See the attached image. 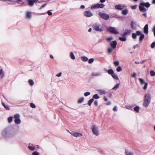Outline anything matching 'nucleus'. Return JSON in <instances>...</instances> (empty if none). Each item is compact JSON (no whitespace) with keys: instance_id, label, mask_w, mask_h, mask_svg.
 <instances>
[{"instance_id":"obj_42","label":"nucleus","mask_w":155,"mask_h":155,"mask_svg":"<svg viewBox=\"0 0 155 155\" xmlns=\"http://www.w3.org/2000/svg\"><path fill=\"white\" fill-rule=\"evenodd\" d=\"M150 47L152 48H154L155 47V42H153L150 45Z\"/></svg>"},{"instance_id":"obj_63","label":"nucleus","mask_w":155,"mask_h":155,"mask_svg":"<svg viewBox=\"0 0 155 155\" xmlns=\"http://www.w3.org/2000/svg\"><path fill=\"white\" fill-rule=\"evenodd\" d=\"M85 8V6L84 5H81L80 6V8L84 9Z\"/></svg>"},{"instance_id":"obj_8","label":"nucleus","mask_w":155,"mask_h":155,"mask_svg":"<svg viewBox=\"0 0 155 155\" xmlns=\"http://www.w3.org/2000/svg\"><path fill=\"white\" fill-rule=\"evenodd\" d=\"M91 129L94 134L96 135H99V133L98 130V128L95 125H93L91 126Z\"/></svg>"},{"instance_id":"obj_17","label":"nucleus","mask_w":155,"mask_h":155,"mask_svg":"<svg viewBox=\"0 0 155 155\" xmlns=\"http://www.w3.org/2000/svg\"><path fill=\"white\" fill-rule=\"evenodd\" d=\"M143 32L146 34L148 33V24H146L143 28Z\"/></svg>"},{"instance_id":"obj_55","label":"nucleus","mask_w":155,"mask_h":155,"mask_svg":"<svg viewBox=\"0 0 155 155\" xmlns=\"http://www.w3.org/2000/svg\"><path fill=\"white\" fill-rule=\"evenodd\" d=\"M137 6L136 5H134L132 6L131 7V8L133 9H136L137 8Z\"/></svg>"},{"instance_id":"obj_27","label":"nucleus","mask_w":155,"mask_h":155,"mask_svg":"<svg viewBox=\"0 0 155 155\" xmlns=\"http://www.w3.org/2000/svg\"><path fill=\"white\" fill-rule=\"evenodd\" d=\"M0 75H2L1 77V79H2L3 78V77L4 76V74L3 72V70L2 68H1L0 69Z\"/></svg>"},{"instance_id":"obj_35","label":"nucleus","mask_w":155,"mask_h":155,"mask_svg":"<svg viewBox=\"0 0 155 155\" xmlns=\"http://www.w3.org/2000/svg\"><path fill=\"white\" fill-rule=\"evenodd\" d=\"M70 57L73 60H74L75 58L74 55L72 52H71Z\"/></svg>"},{"instance_id":"obj_50","label":"nucleus","mask_w":155,"mask_h":155,"mask_svg":"<svg viewBox=\"0 0 155 155\" xmlns=\"http://www.w3.org/2000/svg\"><path fill=\"white\" fill-rule=\"evenodd\" d=\"M112 49L110 48H109L107 49V52L108 53H110L112 52Z\"/></svg>"},{"instance_id":"obj_62","label":"nucleus","mask_w":155,"mask_h":155,"mask_svg":"<svg viewBox=\"0 0 155 155\" xmlns=\"http://www.w3.org/2000/svg\"><path fill=\"white\" fill-rule=\"evenodd\" d=\"M104 101H107L108 99H107V98L106 97H105V96L104 97Z\"/></svg>"},{"instance_id":"obj_48","label":"nucleus","mask_w":155,"mask_h":155,"mask_svg":"<svg viewBox=\"0 0 155 155\" xmlns=\"http://www.w3.org/2000/svg\"><path fill=\"white\" fill-rule=\"evenodd\" d=\"M39 155V153L37 151H34L32 154V155Z\"/></svg>"},{"instance_id":"obj_9","label":"nucleus","mask_w":155,"mask_h":155,"mask_svg":"<svg viewBox=\"0 0 155 155\" xmlns=\"http://www.w3.org/2000/svg\"><path fill=\"white\" fill-rule=\"evenodd\" d=\"M126 7V6L124 5L119 4L116 5L115 6V8L116 9L121 10Z\"/></svg>"},{"instance_id":"obj_31","label":"nucleus","mask_w":155,"mask_h":155,"mask_svg":"<svg viewBox=\"0 0 155 155\" xmlns=\"http://www.w3.org/2000/svg\"><path fill=\"white\" fill-rule=\"evenodd\" d=\"M28 82L29 83V85L31 86H32L34 85V83L33 81L31 79H29L28 80Z\"/></svg>"},{"instance_id":"obj_49","label":"nucleus","mask_w":155,"mask_h":155,"mask_svg":"<svg viewBox=\"0 0 155 155\" xmlns=\"http://www.w3.org/2000/svg\"><path fill=\"white\" fill-rule=\"evenodd\" d=\"M90 94V93L89 92H87L84 93V95L86 97Z\"/></svg>"},{"instance_id":"obj_47","label":"nucleus","mask_w":155,"mask_h":155,"mask_svg":"<svg viewBox=\"0 0 155 155\" xmlns=\"http://www.w3.org/2000/svg\"><path fill=\"white\" fill-rule=\"evenodd\" d=\"M113 38L112 37H110L109 38H107L106 40L108 42H110V41L113 40Z\"/></svg>"},{"instance_id":"obj_2","label":"nucleus","mask_w":155,"mask_h":155,"mask_svg":"<svg viewBox=\"0 0 155 155\" xmlns=\"http://www.w3.org/2000/svg\"><path fill=\"white\" fill-rule=\"evenodd\" d=\"M92 28L95 31L101 32L104 31V28L102 25L98 23H95L92 25Z\"/></svg>"},{"instance_id":"obj_23","label":"nucleus","mask_w":155,"mask_h":155,"mask_svg":"<svg viewBox=\"0 0 155 155\" xmlns=\"http://www.w3.org/2000/svg\"><path fill=\"white\" fill-rule=\"evenodd\" d=\"M119 39L120 40L123 41H125L127 40V38L126 37V36H122V37H119Z\"/></svg>"},{"instance_id":"obj_37","label":"nucleus","mask_w":155,"mask_h":155,"mask_svg":"<svg viewBox=\"0 0 155 155\" xmlns=\"http://www.w3.org/2000/svg\"><path fill=\"white\" fill-rule=\"evenodd\" d=\"M150 74L151 76H155V72L153 70H151L150 71Z\"/></svg>"},{"instance_id":"obj_56","label":"nucleus","mask_w":155,"mask_h":155,"mask_svg":"<svg viewBox=\"0 0 155 155\" xmlns=\"http://www.w3.org/2000/svg\"><path fill=\"white\" fill-rule=\"evenodd\" d=\"M62 73L61 72H59L56 75V76L58 77H60Z\"/></svg>"},{"instance_id":"obj_36","label":"nucleus","mask_w":155,"mask_h":155,"mask_svg":"<svg viewBox=\"0 0 155 155\" xmlns=\"http://www.w3.org/2000/svg\"><path fill=\"white\" fill-rule=\"evenodd\" d=\"M137 35L136 33H133L132 35V37L133 39H135L136 38Z\"/></svg>"},{"instance_id":"obj_18","label":"nucleus","mask_w":155,"mask_h":155,"mask_svg":"<svg viewBox=\"0 0 155 155\" xmlns=\"http://www.w3.org/2000/svg\"><path fill=\"white\" fill-rule=\"evenodd\" d=\"M102 74V73L101 72H93L92 73L91 75L93 76H100Z\"/></svg>"},{"instance_id":"obj_1","label":"nucleus","mask_w":155,"mask_h":155,"mask_svg":"<svg viewBox=\"0 0 155 155\" xmlns=\"http://www.w3.org/2000/svg\"><path fill=\"white\" fill-rule=\"evenodd\" d=\"M18 131V128L12 126H9L3 129L2 132V135L4 138L11 137L16 135Z\"/></svg>"},{"instance_id":"obj_25","label":"nucleus","mask_w":155,"mask_h":155,"mask_svg":"<svg viewBox=\"0 0 155 155\" xmlns=\"http://www.w3.org/2000/svg\"><path fill=\"white\" fill-rule=\"evenodd\" d=\"M26 17L27 18H30L31 17V13L29 12H27L26 13Z\"/></svg>"},{"instance_id":"obj_41","label":"nucleus","mask_w":155,"mask_h":155,"mask_svg":"<svg viewBox=\"0 0 155 155\" xmlns=\"http://www.w3.org/2000/svg\"><path fill=\"white\" fill-rule=\"evenodd\" d=\"M122 70V68L120 66H118L116 69V70L117 72L120 71Z\"/></svg>"},{"instance_id":"obj_40","label":"nucleus","mask_w":155,"mask_h":155,"mask_svg":"<svg viewBox=\"0 0 155 155\" xmlns=\"http://www.w3.org/2000/svg\"><path fill=\"white\" fill-rule=\"evenodd\" d=\"M28 148L29 150L33 151L35 150V147H34L31 146H28Z\"/></svg>"},{"instance_id":"obj_10","label":"nucleus","mask_w":155,"mask_h":155,"mask_svg":"<svg viewBox=\"0 0 155 155\" xmlns=\"http://www.w3.org/2000/svg\"><path fill=\"white\" fill-rule=\"evenodd\" d=\"M107 30L109 31L110 32L114 34H119V32L117 31L116 28L114 27H109L107 28Z\"/></svg>"},{"instance_id":"obj_46","label":"nucleus","mask_w":155,"mask_h":155,"mask_svg":"<svg viewBox=\"0 0 155 155\" xmlns=\"http://www.w3.org/2000/svg\"><path fill=\"white\" fill-rule=\"evenodd\" d=\"M30 106L31 107L33 108H35L36 107L35 105L33 103H31L30 104Z\"/></svg>"},{"instance_id":"obj_58","label":"nucleus","mask_w":155,"mask_h":155,"mask_svg":"<svg viewBox=\"0 0 155 155\" xmlns=\"http://www.w3.org/2000/svg\"><path fill=\"white\" fill-rule=\"evenodd\" d=\"M47 5V4H45L43 5H42L41 7L40 8H39V9H41L42 8H43L45 6H46Z\"/></svg>"},{"instance_id":"obj_3","label":"nucleus","mask_w":155,"mask_h":155,"mask_svg":"<svg viewBox=\"0 0 155 155\" xmlns=\"http://www.w3.org/2000/svg\"><path fill=\"white\" fill-rule=\"evenodd\" d=\"M150 4L148 2H140L139 5V9L141 12H146L147 10L145 8V7L147 8H148L150 7Z\"/></svg>"},{"instance_id":"obj_19","label":"nucleus","mask_w":155,"mask_h":155,"mask_svg":"<svg viewBox=\"0 0 155 155\" xmlns=\"http://www.w3.org/2000/svg\"><path fill=\"white\" fill-rule=\"evenodd\" d=\"M96 91L98 92L99 94L100 95H103L106 93V91L103 89H97Z\"/></svg>"},{"instance_id":"obj_28","label":"nucleus","mask_w":155,"mask_h":155,"mask_svg":"<svg viewBox=\"0 0 155 155\" xmlns=\"http://www.w3.org/2000/svg\"><path fill=\"white\" fill-rule=\"evenodd\" d=\"M111 76L115 80H118L119 79L117 75L114 73Z\"/></svg>"},{"instance_id":"obj_51","label":"nucleus","mask_w":155,"mask_h":155,"mask_svg":"<svg viewBox=\"0 0 155 155\" xmlns=\"http://www.w3.org/2000/svg\"><path fill=\"white\" fill-rule=\"evenodd\" d=\"M51 10H48L46 13H48L49 15H51L52 14V13L51 12Z\"/></svg>"},{"instance_id":"obj_59","label":"nucleus","mask_w":155,"mask_h":155,"mask_svg":"<svg viewBox=\"0 0 155 155\" xmlns=\"http://www.w3.org/2000/svg\"><path fill=\"white\" fill-rule=\"evenodd\" d=\"M94 104L96 106H97L98 105L97 101L96 100L94 102Z\"/></svg>"},{"instance_id":"obj_64","label":"nucleus","mask_w":155,"mask_h":155,"mask_svg":"<svg viewBox=\"0 0 155 155\" xmlns=\"http://www.w3.org/2000/svg\"><path fill=\"white\" fill-rule=\"evenodd\" d=\"M110 104H111L110 102L108 101L106 103V104L107 105H110Z\"/></svg>"},{"instance_id":"obj_32","label":"nucleus","mask_w":155,"mask_h":155,"mask_svg":"<svg viewBox=\"0 0 155 155\" xmlns=\"http://www.w3.org/2000/svg\"><path fill=\"white\" fill-rule=\"evenodd\" d=\"M120 85L119 83H117L113 88L112 89L113 90H116L119 87Z\"/></svg>"},{"instance_id":"obj_33","label":"nucleus","mask_w":155,"mask_h":155,"mask_svg":"<svg viewBox=\"0 0 155 155\" xmlns=\"http://www.w3.org/2000/svg\"><path fill=\"white\" fill-rule=\"evenodd\" d=\"M140 107L138 106H136L134 108V110L137 112H138L139 111Z\"/></svg>"},{"instance_id":"obj_20","label":"nucleus","mask_w":155,"mask_h":155,"mask_svg":"<svg viewBox=\"0 0 155 155\" xmlns=\"http://www.w3.org/2000/svg\"><path fill=\"white\" fill-rule=\"evenodd\" d=\"M128 12V11L127 9H125L122 10V14L126 15L127 14Z\"/></svg>"},{"instance_id":"obj_60","label":"nucleus","mask_w":155,"mask_h":155,"mask_svg":"<svg viewBox=\"0 0 155 155\" xmlns=\"http://www.w3.org/2000/svg\"><path fill=\"white\" fill-rule=\"evenodd\" d=\"M136 76V73L134 72L133 74L131 75L132 77L134 78Z\"/></svg>"},{"instance_id":"obj_6","label":"nucleus","mask_w":155,"mask_h":155,"mask_svg":"<svg viewBox=\"0 0 155 155\" xmlns=\"http://www.w3.org/2000/svg\"><path fill=\"white\" fill-rule=\"evenodd\" d=\"M20 115L18 114H16L14 115V122L16 124H19L21 122V120L20 119Z\"/></svg>"},{"instance_id":"obj_29","label":"nucleus","mask_w":155,"mask_h":155,"mask_svg":"<svg viewBox=\"0 0 155 155\" xmlns=\"http://www.w3.org/2000/svg\"><path fill=\"white\" fill-rule=\"evenodd\" d=\"M94 101V99L93 98H91L88 101L87 103V104H88L89 106H90Z\"/></svg>"},{"instance_id":"obj_4","label":"nucleus","mask_w":155,"mask_h":155,"mask_svg":"<svg viewBox=\"0 0 155 155\" xmlns=\"http://www.w3.org/2000/svg\"><path fill=\"white\" fill-rule=\"evenodd\" d=\"M151 100V96L150 94H146L144 96L143 100V105L145 107H147L150 103Z\"/></svg>"},{"instance_id":"obj_39","label":"nucleus","mask_w":155,"mask_h":155,"mask_svg":"<svg viewBox=\"0 0 155 155\" xmlns=\"http://www.w3.org/2000/svg\"><path fill=\"white\" fill-rule=\"evenodd\" d=\"M13 119V117L10 116L9 117L8 119V121L9 123H11L12 122Z\"/></svg>"},{"instance_id":"obj_34","label":"nucleus","mask_w":155,"mask_h":155,"mask_svg":"<svg viewBox=\"0 0 155 155\" xmlns=\"http://www.w3.org/2000/svg\"><path fill=\"white\" fill-rule=\"evenodd\" d=\"M93 98L95 99H98L100 97L97 94H94L93 96Z\"/></svg>"},{"instance_id":"obj_54","label":"nucleus","mask_w":155,"mask_h":155,"mask_svg":"<svg viewBox=\"0 0 155 155\" xmlns=\"http://www.w3.org/2000/svg\"><path fill=\"white\" fill-rule=\"evenodd\" d=\"M4 108L6 110H9L10 109L9 106L8 105H6L5 106H4Z\"/></svg>"},{"instance_id":"obj_21","label":"nucleus","mask_w":155,"mask_h":155,"mask_svg":"<svg viewBox=\"0 0 155 155\" xmlns=\"http://www.w3.org/2000/svg\"><path fill=\"white\" fill-rule=\"evenodd\" d=\"M126 155H134V153L133 152H129L127 150H125Z\"/></svg>"},{"instance_id":"obj_26","label":"nucleus","mask_w":155,"mask_h":155,"mask_svg":"<svg viewBox=\"0 0 155 155\" xmlns=\"http://www.w3.org/2000/svg\"><path fill=\"white\" fill-rule=\"evenodd\" d=\"M134 24L135 25V23L133 21H132L130 23V26L131 28L133 29H135L136 28V27L134 26Z\"/></svg>"},{"instance_id":"obj_14","label":"nucleus","mask_w":155,"mask_h":155,"mask_svg":"<svg viewBox=\"0 0 155 155\" xmlns=\"http://www.w3.org/2000/svg\"><path fill=\"white\" fill-rule=\"evenodd\" d=\"M38 0H27L28 2V5L30 6H32L34 5L35 3L38 2Z\"/></svg>"},{"instance_id":"obj_57","label":"nucleus","mask_w":155,"mask_h":155,"mask_svg":"<svg viewBox=\"0 0 155 155\" xmlns=\"http://www.w3.org/2000/svg\"><path fill=\"white\" fill-rule=\"evenodd\" d=\"M144 13L142 14V16H143L145 17H147V15L146 12H144Z\"/></svg>"},{"instance_id":"obj_12","label":"nucleus","mask_w":155,"mask_h":155,"mask_svg":"<svg viewBox=\"0 0 155 155\" xmlns=\"http://www.w3.org/2000/svg\"><path fill=\"white\" fill-rule=\"evenodd\" d=\"M84 15L87 17H90L93 15L91 12L89 11H85L84 12Z\"/></svg>"},{"instance_id":"obj_43","label":"nucleus","mask_w":155,"mask_h":155,"mask_svg":"<svg viewBox=\"0 0 155 155\" xmlns=\"http://www.w3.org/2000/svg\"><path fill=\"white\" fill-rule=\"evenodd\" d=\"M114 63L116 66H118L119 64V63L118 61H116L114 62Z\"/></svg>"},{"instance_id":"obj_53","label":"nucleus","mask_w":155,"mask_h":155,"mask_svg":"<svg viewBox=\"0 0 155 155\" xmlns=\"http://www.w3.org/2000/svg\"><path fill=\"white\" fill-rule=\"evenodd\" d=\"M140 47V45H139V44H137L134 46L133 48L134 49H135L136 47L139 48Z\"/></svg>"},{"instance_id":"obj_11","label":"nucleus","mask_w":155,"mask_h":155,"mask_svg":"<svg viewBox=\"0 0 155 155\" xmlns=\"http://www.w3.org/2000/svg\"><path fill=\"white\" fill-rule=\"evenodd\" d=\"M136 33L137 36H140L139 37V41H141L144 38V35L143 34H142V32L139 31H136Z\"/></svg>"},{"instance_id":"obj_44","label":"nucleus","mask_w":155,"mask_h":155,"mask_svg":"<svg viewBox=\"0 0 155 155\" xmlns=\"http://www.w3.org/2000/svg\"><path fill=\"white\" fill-rule=\"evenodd\" d=\"M94 61V59L93 58H90L88 60V63L89 64H91Z\"/></svg>"},{"instance_id":"obj_22","label":"nucleus","mask_w":155,"mask_h":155,"mask_svg":"<svg viewBox=\"0 0 155 155\" xmlns=\"http://www.w3.org/2000/svg\"><path fill=\"white\" fill-rule=\"evenodd\" d=\"M107 71L108 74H110L111 76L114 73V71L112 69L107 70Z\"/></svg>"},{"instance_id":"obj_45","label":"nucleus","mask_w":155,"mask_h":155,"mask_svg":"<svg viewBox=\"0 0 155 155\" xmlns=\"http://www.w3.org/2000/svg\"><path fill=\"white\" fill-rule=\"evenodd\" d=\"M144 84V86L143 87V88L144 89L146 90L147 89V88L148 83L147 82H146Z\"/></svg>"},{"instance_id":"obj_30","label":"nucleus","mask_w":155,"mask_h":155,"mask_svg":"<svg viewBox=\"0 0 155 155\" xmlns=\"http://www.w3.org/2000/svg\"><path fill=\"white\" fill-rule=\"evenodd\" d=\"M84 97H81L79 99L78 101V103L81 104L84 101Z\"/></svg>"},{"instance_id":"obj_24","label":"nucleus","mask_w":155,"mask_h":155,"mask_svg":"<svg viewBox=\"0 0 155 155\" xmlns=\"http://www.w3.org/2000/svg\"><path fill=\"white\" fill-rule=\"evenodd\" d=\"M81 59L84 61H87L88 60V58L86 56H82L81 57Z\"/></svg>"},{"instance_id":"obj_61","label":"nucleus","mask_w":155,"mask_h":155,"mask_svg":"<svg viewBox=\"0 0 155 155\" xmlns=\"http://www.w3.org/2000/svg\"><path fill=\"white\" fill-rule=\"evenodd\" d=\"M113 110L115 111H117V107L116 106H115L113 109Z\"/></svg>"},{"instance_id":"obj_15","label":"nucleus","mask_w":155,"mask_h":155,"mask_svg":"<svg viewBox=\"0 0 155 155\" xmlns=\"http://www.w3.org/2000/svg\"><path fill=\"white\" fill-rule=\"evenodd\" d=\"M117 44V42L116 40L112 41L110 43V45L112 49H114L116 48Z\"/></svg>"},{"instance_id":"obj_13","label":"nucleus","mask_w":155,"mask_h":155,"mask_svg":"<svg viewBox=\"0 0 155 155\" xmlns=\"http://www.w3.org/2000/svg\"><path fill=\"white\" fill-rule=\"evenodd\" d=\"M70 133L72 135L76 137H81L82 135V134L80 133L75 132L74 131H72Z\"/></svg>"},{"instance_id":"obj_5","label":"nucleus","mask_w":155,"mask_h":155,"mask_svg":"<svg viewBox=\"0 0 155 155\" xmlns=\"http://www.w3.org/2000/svg\"><path fill=\"white\" fill-rule=\"evenodd\" d=\"M98 15L101 18L105 20H108L109 18V15L105 13L99 12L98 13Z\"/></svg>"},{"instance_id":"obj_7","label":"nucleus","mask_w":155,"mask_h":155,"mask_svg":"<svg viewBox=\"0 0 155 155\" xmlns=\"http://www.w3.org/2000/svg\"><path fill=\"white\" fill-rule=\"evenodd\" d=\"M104 5L102 3L97 4L93 5L91 7V9H97L98 8H103L104 7Z\"/></svg>"},{"instance_id":"obj_38","label":"nucleus","mask_w":155,"mask_h":155,"mask_svg":"<svg viewBox=\"0 0 155 155\" xmlns=\"http://www.w3.org/2000/svg\"><path fill=\"white\" fill-rule=\"evenodd\" d=\"M139 80L140 82V83L141 84H144L145 82H144V80L142 78H139Z\"/></svg>"},{"instance_id":"obj_16","label":"nucleus","mask_w":155,"mask_h":155,"mask_svg":"<svg viewBox=\"0 0 155 155\" xmlns=\"http://www.w3.org/2000/svg\"><path fill=\"white\" fill-rule=\"evenodd\" d=\"M131 31H132L131 30L126 29L125 30L124 33L122 34V36H126L130 34Z\"/></svg>"},{"instance_id":"obj_52","label":"nucleus","mask_w":155,"mask_h":155,"mask_svg":"<svg viewBox=\"0 0 155 155\" xmlns=\"http://www.w3.org/2000/svg\"><path fill=\"white\" fill-rule=\"evenodd\" d=\"M126 108L128 109L131 110V107L130 105L126 106L125 107Z\"/></svg>"}]
</instances>
